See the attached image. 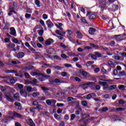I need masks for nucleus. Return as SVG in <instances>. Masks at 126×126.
<instances>
[{"label":"nucleus","instance_id":"f3484780","mask_svg":"<svg viewBox=\"0 0 126 126\" xmlns=\"http://www.w3.org/2000/svg\"><path fill=\"white\" fill-rule=\"evenodd\" d=\"M112 8L114 11H115V10H117V9H119V5L112 4Z\"/></svg>","mask_w":126,"mask_h":126},{"label":"nucleus","instance_id":"6ab92c4d","mask_svg":"<svg viewBox=\"0 0 126 126\" xmlns=\"http://www.w3.org/2000/svg\"><path fill=\"white\" fill-rule=\"evenodd\" d=\"M14 117H15L16 118H22V117H23V116H22V115H21L20 114L15 112L14 113Z\"/></svg>","mask_w":126,"mask_h":126},{"label":"nucleus","instance_id":"864d4df0","mask_svg":"<svg viewBox=\"0 0 126 126\" xmlns=\"http://www.w3.org/2000/svg\"><path fill=\"white\" fill-rule=\"evenodd\" d=\"M61 57L63 58V59H68V57L66 56V55L64 54H62Z\"/></svg>","mask_w":126,"mask_h":126},{"label":"nucleus","instance_id":"4d7b16f0","mask_svg":"<svg viewBox=\"0 0 126 126\" xmlns=\"http://www.w3.org/2000/svg\"><path fill=\"white\" fill-rule=\"evenodd\" d=\"M42 18H43V19L46 20L48 18V15L43 14L42 15Z\"/></svg>","mask_w":126,"mask_h":126},{"label":"nucleus","instance_id":"a18cd8bd","mask_svg":"<svg viewBox=\"0 0 126 126\" xmlns=\"http://www.w3.org/2000/svg\"><path fill=\"white\" fill-rule=\"evenodd\" d=\"M82 105L84 106V107H86L87 106V101L86 100H84L82 102Z\"/></svg>","mask_w":126,"mask_h":126},{"label":"nucleus","instance_id":"cd10ccee","mask_svg":"<svg viewBox=\"0 0 126 126\" xmlns=\"http://www.w3.org/2000/svg\"><path fill=\"white\" fill-rule=\"evenodd\" d=\"M39 23H40V24H41V25L44 27V28H45L46 29H47V27H46V25L45 24V22H44V21H43V20H41L39 21Z\"/></svg>","mask_w":126,"mask_h":126},{"label":"nucleus","instance_id":"3c124183","mask_svg":"<svg viewBox=\"0 0 126 126\" xmlns=\"http://www.w3.org/2000/svg\"><path fill=\"white\" fill-rule=\"evenodd\" d=\"M90 46H91L93 48H94V49H98V46L95 45V44L93 43L90 44Z\"/></svg>","mask_w":126,"mask_h":126},{"label":"nucleus","instance_id":"6e6d98bb","mask_svg":"<svg viewBox=\"0 0 126 126\" xmlns=\"http://www.w3.org/2000/svg\"><path fill=\"white\" fill-rule=\"evenodd\" d=\"M113 58L114 60H117V61H120V60L121 59V58L120 57V56H114Z\"/></svg>","mask_w":126,"mask_h":126},{"label":"nucleus","instance_id":"aec40b11","mask_svg":"<svg viewBox=\"0 0 126 126\" xmlns=\"http://www.w3.org/2000/svg\"><path fill=\"white\" fill-rule=\"evenodd\" d=\"M93 96H95V94L92 93L91 94H89L87 95V99L88 100H90V99H91V98H92V97H93Z\"/></svg>","mask_w":126,"mask_h":126},{"label":"nucleus","instance_id":"473e14b6","mask_svg":"<svg viewBox=\"0 0 126 126\" xmlns=\"http://www.w3.org/2000/svg\"><path fill=\"white\" fill-rule=\"evenodd\" d=\"M35 4L37 5V7H40L41 5H40V1L39 0H35Z\"/></svg>","mask_w":126,"mask_h":126},{"label":"nucleus","instance_id":"b1692460","mask_svg":"<svg viewBox=\"0 0 126 126\" xmlns=\"http://www.w3.org/2000/svg\"><path fill=\"white\" fill-rule=\"evenodd\" d=\"M36 110H38V111H40V110H43V106L41 104H38L35 107Z\"/></svg>","mask_w":126,"mask_h":126},{"label":"nucleus","instance_id":"bf43d9fd","mask_svg":"<svg viewBox=\"0 0 126 126\" xmlns=\"http://www.w3.org/2000/svg\"><path fill=\"white\" fill-rule=\"evenodd\" d=\"M24 75L26 78H30V75H29L28 73H27V72L24 73Z\"/></svg>","mask_w":126,"mask_h":126},{"label":"nucleus","instance_id":"20e7f679","mask_svg":"<svg viewBox=\"0 0 126 126\" xmlns=\"http://www.w3.org/2000/svg\"><path fill=\"white\" fill-rule=\"evenodd\" d=\"M46 25H47L48 28H52V27H54V23H53V22L51 21V20H48L46 22Z\"/></svg>","mask_w":126,"mask_h":126},{"label":"nucleus","instance_id":"a878e982","mask_svg":"<svg viewBox=\"0 0 126 126\" xmlns=\"http://www.w3.org/2000/svg\"><path fill=\"white\" fill-rule=\"evenodd\" d=\"M19 94L18 93H16L14 95V98L18 101L19 100Z\"/></svg>","mask_w":126,"mask_h":126},{"label":"nucleus","instance_id":"c9c22d12","mask_svg":"<svg viewBox=\"0 0 126 126\" xmlns=\"http://www.w3.org/2000/svg\"><path fill=\"white\" fill-rule=\"evenodd\" d=\"M17 86L18 87V88H19V89H21V90H22L23 87H24L23 85L20 84H17Z\"/></svg>","mask_w":126,"mask_h":126},{"label":"nucleus","instance_id":"680f3d73","mask_svg":"<svg viewBox=\"0 0 126 126\" xmlns=\"http://www.w3.org/2000/svg\"><path fill=\"white\" fill-rule=\"evenodd\" d=\"M5 120L6 121H10V120H11V119H12V118H11V117L10 116H7L4 118Z\"/></svg>","mask_w":126,"mask_h":126},{"label":"nucleus","instance_id":"8fccbe9b","mask_svg":"<svg viewBox=\"0 0 126 126\" xmlns=\"http://www.w3.org/2000/svg\"><path fill=\"white\" fill-rule=\"evenodd\" d=\"M26 12L28 13H32V9L30 8H27Z\"/></svg>","mask_w":126,"mask_h":126},{"label":"nucleus","instance_id":"ddd939ff","mask_svg":"<svg viewBox=\"0 0 126 126\" xmlns=\"http://www.w3.org/2000/svg\"><path fill=\"white\" fill-rule=\"evenodd\" d=\"M63 23H59V25H58V24H55L56 27L59 29L61 31H63Z\"/></svg>","mask_w":126,"mask_h":126},{"label":"nucleus","instance_id":"4468645a","mask_svg":"<svg viewBox=\"0 0 126 126\" xmlns=\"http://www.w3.org/2000/svg\"><path fill=\"white\" fill-rule=\"evenodd\" d=\"M94 32H96V30H95V29H94L93 28H90L89 32L91 35H93Z\"/></svg>","mask_w":126,"mask_h":126},{"label":"nucleus","instance_id":"13d9d810","mask_svg":"<svg viewBox=\"0 0 126 126\" xmlns=\"http://www.w3.org/2000/svg\"><path fill=\"white\" fill-rule=\"evenodd\" d=\"M38 102L37 100H34L32 102L33 106H37V105H38Z\"/></svg>","mask_w":126,"mask_h":126},{"label":"nucleus","instance_id":"a211bd4d","mask_svg":"<svg viewBox=\"0 0 126 126\" xmlns=\"http://www.w3.org/2000/svg\"><path fill=\"white\" fill-rule=\"evenodd\" d=\"M24 56H25L24 53L20 52L18 54L17 58H18V59H22V58H23Z\"/></svg>","mask_w":126,"mask_h":126},{"label":"nucleus","instance_id":"f8f14e48","mask_svg":"<svg viewBox=\"0 0 126 126\" xmlns=\"http://www.w3.org/2000/svg\"><path fill=\"white\" fill-rule=\"evenodd\" d=\"M1 78L3 79V81L5 82L8 83L9 82V79H10V77L7 76V77H1Z\"/></svg>","mask_w":126,"mask_h":126},{"label":"nucleus","instance_id":"423d86ee","mask_svg":"<svg viewBox=\"0 0 126 126\" xmlns=\"http://www.w3.org/2000/svg\"><path fill=\"white\" fill-rule=\"evenodd\" d=\"M108 64L110 66V67H115L117 64H118V63L116 62H113L111 61H108Z\"/></svg>","mask_w":126,"mask_h":126},{"label":"nucleus","instance_id":"ea45409f","mask_svg":"<svg viewBox=\"0 0 126 126\" xmlns=\"http://www.w3.org/2000/svg\"><path fill=\"white\" fill-rule=\"evenodd\" d=\"M38 95H40V94L38 92L33 93L32 94V97H34V98L37 97Z\"/></svg>","mask_w":126,"mask_h":126},{"label":"nucleus","instance_id":"6e6552de","mask_svg":"<svg viewBox=\"0 0 126 126\" xmlns=\"http://www.w3.org/2000/svg\"><path fill=\"white\" fill-rule=\"evenodd\" d=\"M46 52L48 53V54L56 55V50L53 48H49L47 49Z\"/></svg>","mask_w":126,"mask_h":126},{"label":"nucleus","instance_id":"79ce46f5","mask_svg":"<svg viewBox=\"0 0 126 126\" xmlns=\"http://www.w3.org/2000/svg\"><path fill=\"white\" fill-rule=\"evenodd\" d=\"M112 75H114V76H116V75H118V70L114 69Z\"/></svg>","mask_w":126,"mask_h":126},{"label":"nucleus","instance_id":"7ed1b4c3","mask_svg":"<svg viewBox=\"0 0 126 126\" xmlns=\"http://www.w3.org/2000/svg\"><path fill=\"white\" fill-rule=\"evenodd\" d=\"M49 81L51 83H66L65 81H63L59 79H55V80H49Z\"/></svg>","mask_w":126,"mask_h":126},{"label":"nucleus","instance_id":"f257e3e1","mask_svg":"<svg viewBox=\"0 0 126 126\" xmlns=\"http://www.w3.org/2000/svg\"><path fill=\"white\" fill-rule=\"evenodd\" d=\"M32 76H36V77H38V78L39 80H40V81H44V79H43V78H42L43 75L40 74V73L34 72L32 73Z\"/></svg>","mask_w":126,"mask_h":126},{"label":"nucleus","instance_id":"338daca9","mask_svg":"<svg viewBox=\"0 0 126 126\" xmlns=\"http://www.w3.org/2000/svg\"><path fill=\"white\" fill-rule=\"evenodd\" d=\"M101 54L95 53V56H96V58H101Z\"/></svg>","mask_w":126,"mask_h":126},{"label":"nucleus","instance_id":"5701e85b","mask_svg":"<svg viewBox=\"0 0 126 126\" xmlns=\"http://www.w3.org/2000/svg\"><path fill=\"white\" fill-rule=\"evenodd\" d=\"M126 75V71L123 70L122 71L119 72V76L120 77H123Z\"/></svg>","mask_w":126,"mask_h":126},{"label":"nucleus","instance_id":"1a4fd4ad","mask_svg":"<svg viewBox=\"0 0 126 126\" xmlns=\"http://www.w3.org/2000/svg\"><path fill=\"white\" fill-rule=\"evenodd\" d=\"M54 42H55L54 39H53L52 38H49L45 41V44H46V45H47V46H50V45H52V44H53V43H54Z\"/></svg>","mask_w":126,"mask_h":126},{"label":"nucleus","instance_id":"2eb2a0df","mask_svg":"<svg viewBox=\"0 0 126 126\" xmlns=\"http://www.w3.org/2000/svg\"><path fill=\"white\" fill-rule=\"evenodd\" d=\"M29 125L30 126H36L32 119H29Z\"/></svg>","mask_w":126,"mask_h":126},{"label":"nucleus","instance_id":"393cba45","mask_svg":"<svg viewBox=\"0 0 126 126\" xmlns=\"http://www.w3.org/2000/svg\"><path fill=\"white\" fill-rule=\"evenodd\" d=\"M96 18V14L93 13L90 15L89 19H94Z\"/></svg>","mask_w":126,"mask_h":126},{"label":"nucleus","instance_id":"603ef678","mask_svg":"<svg viewBox=\"0 0 126 126\" xmlns=\"http://www.w3.org/2000/svg\"><path fill=\"white\" fill-rule=\"evenodd\" d=\"M27 90L28 92H32V87H28L27 88Z\"/></svg>","mask_w":126,"mask_h":126},{"label":"nucleus","instance_id":"774afa93","mask_svg":"<svg viewBox=\"0 0 126 126\" xmlns=\"http://www.w3.org/2000/svg\"><path fill=\"white\" fill-rule=\"evenodd\" d=\"M46 103L47 104V105H51V104H52L51 100L50 99L47 100Z\"/></svg>","mask_w":126,"mask_h":126},{"label":"nucleus","instance_id":"e2e57ef3","mask_svg":"<svg viewBox=\"0 0 126 126\" xmlns=\"http://www.w3.org/2000/svg\"><path fill=\"white\" fill-rule=\"evenodd\" d=\"M38 40H39V42H40V43H43L44 42V38H43L42 37H39L38 38Z\"/></svg>","mask_w":126,"mask_h":126},{"label":"nucleus","instance_id":"4be33fe9","mask_svg":"<svg viewBox=\"0 0 126 126\" xmlns=\"http://www.w3.org/2000/svg\"><path fill=\"white\" fill-rule=\"evenodd\" d=\"M36 107H31L30 108V112L31 113H32L33 114H35L36 112Z\"/></svg>","mask_w":126,"mask_h":126},{"label":"nucleus","instance_id":"4c0bfd02","mask_svg":"<svg viewBox=\"0 0 126 126\" xmlns=\"http://www.w3.org/2000/svg\"><path fill=\"white\" fill-rule=\"evenodd\" d=\"M81 73L82 74V75H83V76H87V72L85 71H82V72H81Z\"/></svg>","mask_w":126,"mask_h":126},{"label":"nucleus","instance_id":"bb28decb","mask_svg":"<svg viewBox=\"0 0 126 126\" xmlns=\"http://www.w3.org/2000/svg\"><path fill=\"white\" fill-rule=\"evenodd\" d=\"M89 58H92V59H93L94 60H96L97 59L96 55L94 54H89Z\"/></svg>","mask_w":126,"mask_h":126},{"label":"nucleus","instance_id":"412c9836","mask_svg":"<svg viewBox=\"0 0 126 126\" xmlns=\"http://www.w3.org/2000/svg\"><path fill=\"white\" fill-rule=\"evenodd\" d=\"M76 34L77 38H79V39H82V34L81 32H77Z\"/></svg>","mask_w":126,"mask_h":126},{"label":"nucleus","instance_id":"c756f323","mask_svg":"<svg viewBox=\"0 0 126 126\" xmlns=\"http://www.w3.org/2000/svg\"><path fill=\"white\" fill-rule=\"evenodd\" d=\"M68 55L70 57H78V55L75 54V53H71V52L68 53Z\"/></svg>","mask_w":126,"mask_h":126},{"label":"nucleus","instance_id":"f03ea898","mask_svg":"<svg viewBox=\"0 0 126 126\" xmlns=\"http://www.w3.org/2000/svg\"><path fill=\"white\" fill-rule=\"evenodd\" d=\"M5 96L7 101H9L10 102H14L13 98H12V95L11 94H10V93H5Z\"/></svg>","mask_w":126,"mask_h":126},{"label":"nucleus","instance_id":"052dcab7","mask_svg":"<svg viewBox=\"0 0 126 126\" xmlns=\"http://www.w3.org/2000/svg\"><path fill=\"white\" fill-rule=\"evenodd\" d=\"M119 104H120L121 105H124V104H125V101L124 100V99H120L119 101Z\"/></svg>","mask_w":126,"mask_h":126},{"label":"nucleus","instance_id":"c85d7f7f","mask_svg":"<svg viewBox=\"0 0 126 126\" xmlns=\"http://www.w3.org/2000/svg\"><path fill=\"white\" fill-rule=\"evenodd\" d=\"M11 63L13 64H20L21 63L17 60H16L15 61H11Z\"/></svg>","mask_w":126,"mask_h":126},{"label":"nucleus","instance_id":"9d476101","mask_svg":"<svg viewBox=\"0 0 126 126\" xmlns=\"http://www.w3.org/2000/svg\"><path fill=\"white\" fill-rule=\"evenodd\" d=\"M98 82H99V84H100V85H102V86H103L104 89H107V88H108V84H107V82H102L101 81H99Z\"/></svg>","mask_w":126,"mask_h":126},{"label":"nucleus","instance_id":"0eeeda50","mask_svg":"<svg viewBox=\"0 0 126 126\" xmlns=\"http://www.w3.org/2000/svg\"><path fill=\"white\" fill-rule=\"evenodd\" d=\"M10 34H11V35L16 37V31H15V29H14V27L10 28Z\"/></svg>","mask_w":126,"mask_h":126},{"label":"nucleus","instance_id":"72a5a7b5","mask_svg":"<svg viewBox=\"0 0 126 126\" xmlns=\"http://www.w3.org/2000/svg\"><path fill=\"white\" fill-rule=\"evenodd\" d=\"M54 116L56 120H58L59 121L61 119V116H60V115H58V114H54Z\"/></svg>","mask_w":126,"mask_h":126},{"label":"nucleus","instance_id":"e433bc0d","mask_svg":"<svg viewBox=\"0 0 126 126\" xmlns=\"http://www.w3.org/2000/svg\"><path fill=\"white\" fill-rule=\"evenodd\" d=\"M32 83V82L27 80L25 81L24 84H25V85H29V84H31Z\"/></svg>","mask_w":126,"mask_h":126},{"label":"nucleus","instance_id":"a19ab883","mask_svg":"<svg viewBox=\"0 0 126 126\" xmlns=\"http://www.w3.org/2000/svg\"><path fill=\"white\" fill-rule=\"evenodd\" d=\"M73 100H75V98H74L72 97H69L67 98L68 102H71V101H73Z\"/></svg>","mask_w":126,"mask_h":126},{"label":"nucleus","instance_id":"de8ad7c7","mask_svg":"<svg viewBox=\"0 0 126 126\" xmlns=\"http://www.w3.org/2000/svg\"><path fill=\"white\" fill-rule=\"evenodd\" d=\"M54 60H62V59L61 58V57L58 56L57 55H55L54 56Z\"/></svg>","mask_w":126,"mask_h":126},{"label":"nucleus","instance_id":"dca6fc26","mask_svg":"<svg viewBox=\"0 0 126 126\" xmlns=\"http://www.w3.org/2000/svg\"><path fill=\"white\" fill-rule=\"evenodd\" d=\"M13 42L14 43H15V44H18L19 45H20L21 43H22V41L21 40H18V39L16 38H14L13 39Z\"/></svg>","mask_w":126,"mask_h":126},{"label":"nucleus","instance_id":"58836bf2","mask_svg":"<svg viewBox=\"0 0 126 126\" xmlns=\"http://www.w3.org/2000/svg\"><path fill=\"white\" fill-rule=\"evenodd\" d=\"M116 87H117V86L112 85L109 87V90H114V89H116Z\"/></svg>","mask_w":126,"mask_h":126},{"label":"nucleus","instance_id":"2f4dec72","mask_svg":"<svg viewBox=\"0 0 126 126\" xmlns=\"http://www.w3.org/2000/svg\"><path fill=\"white\" fill-rule=\"evenodd\" d=\"M42 90L45 92V93H48L49 92V89L45 87H42L41 88Z\"/></svg>","mask_w":126,"mask_h":126},{"label":"nucleus","instance_id":"c03bdc74","mask_svg":"<svg viewBox=\"0 0 126 126\" xmlns=\"http://www.w3.org/2000/svg\"><path fill=\"white\" fill-rule=\"evenodd\" d=\"M93 63H94V61H89L86 63V65L88 66V65H91V64H93Z\"/></svg>","mask_w":126,"mask_h":126},{"label":"nucleus","instance_id":"49530a36","mask_svg":"<svg viewBox=\"0 0 126 126\" xmlns=\"http://www.w3.org/2000/svg\"><path fill=\"white\" fill-rule=\"evenodd\" d=\"M29 50H30V51H31L32 53H35V52H36V50H35L34 48H33L32 47H30L29 48Z\"/></svg>","mask_w":126,"mask_h":126},{"label":"nucleus","instance_id":"f704fd0d","mask_svg":"<svg viewBox=\"0 0 126 126\" xmlns=\"http://www.w3.org/2000/svg\"><path fill=\"white\" fill-rule=\"evenodd\" d=\"M0 90H1V91L3 92L4 91H5V90H6V88H5V87L0 85Z\"/></svg>","mask_w":126,"mask_h":126},{"label":"nucleus","instance_id":"7c9ffc66","mask_svg":"<svg viewBox=\"0 0 126 126\" xmlns=\"http://www.w3.org/2000/svg\"><path fill=\"white\" fill-rule=\"evenodd\" d=\"M126 110V108H116V111H117V112H123V111H125Z\"/></svg>","mask_w":126,"mask_h":126},{"label":"nucleus","instance_id":"5fc2aeb1","mask_svg":"<svg viewBox=\"0 0 126 126\" xmlns=\"http://www.w3.org/2000/svg\"><path fill=\"white\" fill-rule=\"evenodd\" d=\"M61 75L62 76H63V77H65V76H66V75H67V73L65 72H63L61 73Z\"/></svg>","mask_w":126,"mask_h":126},{"label":"nucleus","instance_id":"39448f33","mask_svg":"<svg viewBox=\"0 0 126 126\" xmlns=\"http://www.w3.org/2000/svg\"><path fill=\"white\" fill-rule=\"evenodd\" d=\"M20 93L23 97H26L28 96V93L25 90H20Z\"/></svg>","mask_w":126,"mask_h":126},{"label":"nucleus","instance_id":"9b49d317","mask_svg":"<svg viewBox=\"0 0 126 126\" xmlns=\"http://www.w3.org/2000/svg\"><path fill=\"white\" fill-rule=\"evenodd\" d=\"M9 81L11 84H14L16 82V78L13 77H10Z\"/></svg>","mask_w":126,"mask_h":126},{"label":"nucleus","instance_id":"09e8293b","mask_svg":"<svg viewBox=\"0 0 126 126\" xmlns=\"http://www.w3.org/2000/svg\"><path fill=\"white\" fill-rule=\"evenodd\" d=\"M43 33H44V30H40L38 32V34L40 36H42V35H43Z\"/></svg>","mask_w":126,"mask_h":126},{"label":"nucleus","instance_id":"69168bd1","mask_svg":"<svg viewBox=\"0 0 126 126\" xmlns=\"http://www.w3.org/2000/svg\"><path fill=\"white\" fill-rule=\"evenodd\" d=\"M60 2H63L64 4H66V2H67V0H58Z\"/></svg>","mask_w":126,"mask_h":126},{"label":"nucleus","instance_id":"0e129e2a","mask_svg":"<svg viewBox=\"0 0 126 126\" xmlns=\"http://www.w3.org/2000/svg\"><path fill=\"white\" fill-rule=\"evenodd\" d=\"M64 65L65 66V67H71V66H72L71 64L68 63H65Z\"/></svg>","mask_w":126,"mask_h":126},{"label":"nucleus","instance_id":"37998d69","mask_svg":"<svg viewBox=\"0 0 126 126\" xmlns=\"http://www.w3.org/2000/svg\"><path fill=\"white\" fill-rule=\"evenodd\" d=\"M31 16V14H28V13L26 14V15H25V17L26 18V19H29Z\"/></svg>","mask_w":126,"mask_h":126}]
</instances>
